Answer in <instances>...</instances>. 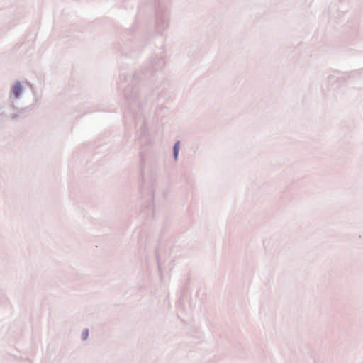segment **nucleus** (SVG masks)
<instances>
[{"instance_id":"f257e3e1","label":"nucleus","mask_w":363,"mask_h":363,"mask_svg":"<svg viewBox=\"0 0 363 363\" xmlns=\"http://www.w3.org/2000/svg\"><path fill=\"white\" fill-rule=\"evenodd\" d=\"M13 93L16 97H18L21 92V86L20 82H16L12 89Z\"/></svg>"},{"instance_id":"f03ea898","label":"nucleus","mask_w":363,"mask_h":363,"mask_svg":"<svg viewBox=\"0 0 363 363\" xmlns=\"http://www.w3.org/2000/svg\"><path fill=\"white\" fill-rule=\"evenodd\" d=\"M179 143L177 142L175 145H174V157L175 159L177 158V156H178V152H179Z\"/></svg>"}]
</instances>
